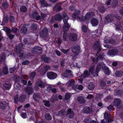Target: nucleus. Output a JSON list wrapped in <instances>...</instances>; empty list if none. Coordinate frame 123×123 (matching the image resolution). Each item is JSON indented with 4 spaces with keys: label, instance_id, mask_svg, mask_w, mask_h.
<instances>
[{
    "label": "nucleus",
    "instance_id": "nucleus-1",
    "mask_svg": "<svg viewBox=\"0 0 123 123\" xmlns=\"http://www.w3.org/2000/svg\"><path fill=\"white\" fill-rule=\"evenodd\" d=\"M62 16L64 18L63 22L64 24L62 26L63 29L64 31H67L68 30L70 27V25L67 22L69 18L68 16H67V14L64 12L63 13Z\"/></svg>",
    "mask_w": 123,
    "mask_h": 123
},
{
    "label": "nucleus",
    "instance_id": "nucleus-2",
    "mask_svg": "<svg viewBox=\"0 0 123 123\" xmlns=\"http://www.w3.org/2000/svg\"><path fill=\"white\" fill-rule=\"evenodd\" d=\"M123 101L119 98H115L113 102V105L116 106L117 108L119 109H123Z\"/></svg>",
    "mask_w": 123,
    "mask_h": 123
},
{
    "label": "nucleus",
    "instance_id": "nucleus-3",
    "mask_svg": "<svg viewBox=\"0 0 123 123\" xmlns=\"http://www.w3.org/2000/svg\"><path fill=\"white\" fill-rule=\"evenodd\" d=\"M45 84L42 81L38 80L35 83V86L34 87V89L36 90H38L39 89L38 86L41 88H44L45 87Z\"/></svg>",
    "mask_w": 123,
    "mask_h": 123
},
{
    "label": "nucleus",
    "instance_id": "nucleus-4",
    "mask_svg": "<svg viewBox=\"0 0 123 123\" xmlns=\"http://www.w3.org/2000/svg\"><path fill=\"white\" fill-rule=\"evenodd\" d=\"M62 20V18L61 15L60 14H57L52 17L50 20V22L52 23L53 22H55V20L60 21Z\"/></svg>",
    "mask_w": 123,
    "mask_h": 123
},
{
    "label": "nucleus",
    "instance_id": "nucleus-5",
    "mask_svg": "<svg viewBox=\"0 0 123 123\" xmlns=\"http://www.w3.org/2000/svg\"><path fill=\"white\" fill-rule=\"evenodd\" d=\"M62 76L64 77L70 78L73 77L70 70L66 69L62 74Z\"/></svg>",
    "mask_w": 123,
    "mask_h": 123
},
{
    "label": "nucleus",
    "instance_id": "nucleus-6",
    "mask_svg": "<svg viewBox=\"0 0 123 123\" xmlns=\"http://www.w3.org/2000/svg\"><path fill=\"white\" fill-rule=\"evenodd\" d=\"M47 74L48 77L50 79H54L57 76V74L56 73L52 72H48Z\"/></svg>",
    "mask_w": 123,
    "mask_h": 123
},
{
    "label": "nucleus",
    "instance_id": "nucleus-7",
    "mask_svg": "<svg viewBox=\"0 0 123 123\" xmlns=\"http://www.w3.org/2000/svg\"><path fill=\"white\" fill-rule=\"evenodd\" d=\"M80 49V46L78 45H76L72 48L71 50L74 53L77 55L79 53Z\"/></svg>",
    "mask_w": 123,
    "mask_h": 123
},
{
    "label": "nucleus",
    "instance_id": "nucleus-8",
    "mask_svg": "<svg viewBox=\"0 0 123 123\" xmlns=\"http://www.w3.org/2000/svg\"><path fill=\"white\" fill-rule=\"evenodd\" d=\"M66 115L70 118H72L74 116V112L71 109H68L66 112Z\"/></svg>",
    "mask_w": 123,
    "mask_h": 123
},
{
    "label": "nucleus",
    "instance_id": "nucleus-9",
    "mask_svg": "<svg viewBox=\"0 0 123 123\" xmlns=\"http://www.w3.org/2000/svg\"><path fill=\"white\" fill-rule=\"evenodd\" d=\"M80 13V10H77L75 11L72 16L73 18H77L78 19H80L82 17H81V15Z\"/></svg>",
    "mask_w": 123,
    "mask_h": 123
},
{
    "label": "nucleus",
    "instance_id": "nucleus-10",
    "mask_svg": "<svg viewBox=\"0 0 123 123\" xmlns=\"http://www.w3.org/2000/svg\"><path fill=\"white\" fill-rule=\"evenodd\" d=\"M105 65L103 62L99 63L97 65L96 68V72L97 73L101 69H103L105 68Z\"/></svg>",
    "mask_w": 123,
    "mask_h": 123
},
{
    "label": "nucleus",
    "instance_id": "nucleus-11",
    "mask_svg": "<svg viewBox=\"0 0 123 123\" xmlns=\"http://www.w3.org/2000/svg\"><path fill=\"white\" fill-rule=\"evenodd\" d=\"M77 38L78 37L77 35L75 34H71L68 37L69 39L72 41H74L76 40Z\"/></svg>",
    "mask_w": 123,
    "mask_h": 123
},
{
    "label": "nucleus",
    "instance_id": "nucleus-12",
    "mask_svg": "<svg viewBox=\"0 0 123 123\" xmlns=\"http://www.w3.org/2000/svg\"><path fill=\"white\" fill-rule=\"evenodd\" d=\"M118 52L117 50L116 49H112L108 52V55H110L114 56Z\"/></svg>",
    "mask_w": 123,
    "mask_h": 123
},
{
    "label": "nucleus",
    "instance_id": "nucleus-13",
    "mask_svg": "<svg viewBox=\"0 0 123 123\" xmlns=\"http://www.w3.org/2000/svg\"><path fill=\"white\" fill-rule=\"evenodd\" d=\"M83 86L82 85H75L72 87V89H73L76 91L79 92V90H81L83 89Z\"/></svg>",
    "mask_w": 123,
    "mask_h": 123
},
{
    "label": "nucleus",
    "instance_id": "nucleus-14",
    "mask_svg": "<svg viewBox=\"0 0 123 123\" xmlns=\"http://www.w3.org/2000/svg\"><path fill=\"white\" fill-rule=\"evenodd\" d=\"M92 111V109L87 106H85L84 107L82 110L83 112L87 114L90 113Z\"/></svg>",
    "mask_w": 123,
    "mask_h": 123
},
{
    "label": "nucleus",
    "instance_id": "nucleus-15",
    "mask_svg": "<svg viewBox=\"0 0 123 123\" xmlns=\"http://www.w3.org/2000/svg\"><path fill=\"white\" fill-rule=\"evenodd\" d=\"M23 46V45L22 43H19L18 46L16 47V52L17 53L21 52V49Z\"/></svg>",
    "mask_w": 123,
    "mask_h": 123
},
{
    "label": "nucleus",
    "instance_id": "nucleus-16",
    "mask_svg": "<svg viewBox=\"0 0 123 123\" xmlns=\"http://www.w3.org/2000/svg\"><path fill=\"white\" fill-rule=\"evenodd\" d=\"M41 59L46 63H49L51 61V59L49 58L45 57L44 55H43L41 57Z\"/></svg>",
    "mask_w": 123,
    "mask_h": 123
},
{
    "label": "nucleus",
    "instance_id": "nucleus-17",
    "mask_svg": "<svg viewBox=\"0 0 123 123\" xmlns=\"http://www.w3.org/2000/svg\"><path fill=\"white\" fill-rule=\"evenodd\" d=\"M7 104L6 102H0V109L2 110L6 109Z\"/></svg>",
    "mask_w": 123,
    "mask_h": 123
},
{
    "label": "nucleus",
    "instance_id": "nucleus-18",
    "mask_svg": "<svg viewBox=\"0 0 123 123\" xmlns=\"http://www.w3.org/2000/svg\"><path fill=\"white\" fill-rule=\"evenodd\" d=\"M77 99L78 103L80 104L83 103L85 102V99L82 96H79L78 98Z\"/></svg>",
    "mask_w": 123,
    "mask_h": 123
},
{
    "label": "nucleus",
    "instance_id": "nucleus-19",
    "mask_svg": "<svg viewBox=\"0 0 123 123\" xmlns=\"http://www.w3.org/2000/svg\"><path fill=\"white\" fill-rule=\"evenodd\" d=\"M48 30L47 29L45 28H44L40 32V35L43 36L46 35L48 33Z\"/></svg>",
    "mask_w": 123,
    "mask_h": 123
},
{
    "label": "nucleus",
    "instance_id": "nucleus-20",
    "mask_svg": "<svg viewBox=\"0 0 123 123\" xmlns=\"http://www.w3.org/2000/svg\"><path fill=\"white\" fill-rule=\"evenodd\" d=\"M3 89L5 90H8L10 88V85L8 82L3 83L2 87Z\"/></svg>",
    "mask_w": 123,
    "mask_h": 123
},
{
    "label": "nucleus",
    "instance_id": "nucleus-21",
    "mask_svg": "<svg viewBox=\"0 0 123 123\" xmlns=\"http://www.w3.org/2000/svg\"><path fill=\"white\" fill-rule=\"evenodd\" d=\"M91 23L93 26H96L98 24V20L96 18H93L91 20Z\"/></svg>",
    "mask_w": 123,
    "mask_h": 123
},
{
    "label": "nucleus",
    "instance_id": "nucleus-22",
    "mask_svg": "<svg viewBox=\"0 0 123 123\" xmlns=\"http://www.w3.org/2000/svg\"><path fill=\"white\" fill-rule=\"evenodd\" d=\"M95 87V85L93 82H90L88 83V88L90 90L93 89Z\"/></svg>",
    "mask_w": 123,
    "mask_h": 123
},
{
    "label": "nucleus",
    "instance_id": "nucleus-23",
    "mask_svg": "<svg viewBox=\"0 0 123 123\" xmlns=\"http://www.w3.org/2000/svg\"><path fill=\"white\" fill-rule=\"evenodd\" d=\"M75 83V81L74 80L71 79L66 84V85H67L68 87H70L73 86Z\"/></svg>",
    "mask_w": 123,
    "mask_h": 123
},
{
    "label": "nucleus",
    "instance_id": "nucleus-24",
    "mask_svg": "<svg viewBox=\"0 0 123 123\" xmlns=\"http://www.w3.org/2000/svg\"><path fill=\"white\" fill-rule=\"evenodd\" d=\"M2 6L4 9L7 8L9 6L8 3L6 0H4L2 5Z\"/></svg>",
    "mask_w": 123,
    "mask_h": 123
},
{
    "label": "nucleus",
    "instance_id": "nucleus-25",
    "mask_svg": "<svg viewBox=\"0 0 123 123\" xmlns=\"http://www.w3.org/2000/svg\"><path fill=\"white\" fill-rule=\"evenodd\" d=\"M26 92L29 95L32 94L33 92V90L30 87H28L26 89Z\"/></svg>",
    "mask_w": 123,
    "mask_h": 123
},
{
    "label": "nucleus",
    "instance_id": "nucleus-26",
    "mask_svg": "<svg viewBox=\"0 0 123 123\" xmlns=\"http://www.w3.org/2000/svg\"><path fill=\"white\" fill-rule=\"evenodd\" d=\"M40 98V95L39 93H34L33 95V98L36 101H37Z\"/></svg>",
    "mask_w": 123,
    "mask_h": 123
},
{
    "label": "nucleus",
    "instance_id": "nucleus-27",
    "mask_svg": "<svg viewBox=\"0 0 123 123\" xmlns=\"http://www.w3.org/2000/svg\"><path fill=\"white\" fill-rule=\"evenodd\" d=\"M94 45L95 47H97V48L99 49V50L98 53H99L101 50L100 48V46L99 42L97 41L96 42L94 43Z\"/></svg>",
    "mask_w": 123,
    "mask_h": 123
},
{
    "label": "nucleus",
    "instance_id": "nucleus-28",
    "mask_svg": "<svg viewBox=\"0 0 123 123\" xmlns=\"http://www.w3.org/2000/svg\"><path fill=\"white\" fill-rule=\"evenodd\" d=\"M27 31V28L25 26H23L21 28L20 32L21 33L25 34Z\"/></svg>",
    "mask_w": 123,
    "mask_h": 123
},
{
    "label": "nucleus",
    "instance_id": "nucleus-29",
    "mask_svg": "<svg viewBox=\"0 0 123 123\" xmlns=\"http://www.w3.org/2000/svg\"><path fill=\"white\" fill-rule=\"evenodd\" d=\"M26 96L25 95L23 94L21 96L19 99V101L20 102H24L26 98Z\"/></svg>",
    "mask_w": 123,
    "mask_h": 123
},
{
    "label": "nucleus",
    "instance_id": "nucleus-30",
    "mask_svg": "<svg viewBox=\"0 0 123 123\" xmlns=\"http://www.w3.org/2000/svg\"><path fill=\"white\" fill-rule=\"evenodd\" d=\"M40 3L42 6H47L48 4L46 2L45 0H40Z\"/></svg>",
    "mask_w": 123,
    "mask_h": 123
},
{
    "label": "nucleus",
    "instance_id": "nucleus-31",
    "mask_svg": "<svg viewBox=\"0 0 123 123\" xmlns=\"http://www.w3.org/2000/svg\"><path fill=\"white\" fill-rule=\"evenodd\" d=\"M107 18V21L108 22H110L114 19V17L113 16V15H108Z\"/></svg>",
    "mask_w": 123,
    "mask_h": 123
},
{
    "label": "nucleus",
    "instance_id": "nucleus-32",
    "mask_svg": "<svg viewBox=\"0 0 123 123\" xmlns=\"http://www.w3.org/2000/svg\"><path fill=\"white\" fill-rule=\"evenodd\" d=\"M46 119L48 120H50L51 119L52 117L49 114H46L45 116Z\"/></svg>",
    "mask_w": 123,
    "mask_h": 123
},
{
    "label": "nucleus",
    "instance_id": "nucleus-33",
    "mask_svg": "<svg viewBox=\"0 0 123 123\" xmlns=\"http://www.w3.org/2000/svg\"><path fill=\"white\" fill-rule=\"evenodd\" d=\"M3 73L5 75L7 74L8 73V68L7 67H5L3 69L2 71Z\"/></svg>",
    "mask_w": 123,
    "mask_h": 123
},
{
    "label": "nucleus",
    "instance_id": "nucleus-34",
    "mask_svg": "<svg viewBox=\"0 0 123 123\" xmlns=\"http://www.w3.org/2000/svg\"><path fill=\"white\" fill-rule=\"evenodd\" d=\"M115 74L117 77H119L123 75V73L121 71H117L116 72Z\"/></svg>",
    "mask_w": 123,
    "mask_h": 123
},
{
    "label": "nucleus",
    "instance_id": "nucleus-35",
    "mask_svg": "<svg viewBox=\"0 0 123 123\" xmlns=\"http://www.w3.org/2000/svg\"><path fill=\"white\" fill-rule=\"evenodd\" d=\"M91 12H89L87 13L85 16L86 19L87 20H89L91 18Z\"/></svg>",
    "mask_w": 123,
    "mask_h": 123
},
{
    "label": "nucleus",
    "instance_id": "nucleus-36",
    "mask_svg": "<svg viewBox=\"0 0 123 123\" xmlns=\"http://www.w3.org/2000/svg\"><path fill=\"white\" fill-rule=\"evenodd\" d=\"M64 31L63 36V39L64 41H66L68 39V36L67 33L66 32V31Z\"/></svg>",
    "mask_w": 123,
    "mask_h": 123
},
{
    "label": "nucleus",
    "instance_id": "nucleus-37",
    "mask_svg": "<svg viewBox=\"0 0 123 123\" xmlns=\"http://www.w3.org/2000/svg\"><path fill=\"white\" fill-rule=\"evenodd\" d=\"M104 114V118L106 119H108L110 117V113L107 112H105V113Z\"/></svg>",
    "mask_w": 123,
    "mask_h": 123
},
{
    "label": "nucleus",
    "instance_id": "nucleus-38",
    "mask_svg": "<svg viewBox=\"0 0 123 123\" xmlns=\"http://www.w3.org/2000/svg\"><path fill=\"white\" fill-rule=\"evenodd\" d=\"M88 29V27L86 25H83L81 27L82 31L84 32H86Z\"/></svg>",
    "mask_w": 123,
    "mask_h": 123
},
{
    "label": "nucleus",
    "instance_id": "nucleus-39",
    "mask_svg": "<svg viewBox=\"0 0 123 123\" xmlns=\"http://www.w3.org/2000/svg\"><path fill=\"white\" fill-rule=\"evenodd\" d=\"M36 73L34 72H32L30 74V78L32 80L33 79L36 75Z\"/></svg>",
    "mask_w": 123,
    "mask_h": 123
},
{
    "label": "nucleus",
    "instance_id": "nucleus-40",
    "mask_svg": "<svg viewBox=\"0 0 123 123\" xmlns=\"http://www.w3.org/2000/svg\"><path fill=\"white\" fill-rule=\"evenodd\" d=\"M20 11L22 12H25L26 11L27 8L25 6H23L21 7Z\"/></svg>",
    "mask_w": 123,
    "mask_h": 123
},
{
    "label": "nucleus",
    "instance_id": "nucleus-41",
    "mask_svg": "<svg viewBox=\"0 0 123 123\" xmlns=\"http://www.w3.org/2000/svg\"><path fill=\"white\" fill-rule=\"evenodd\" d=\"M100 86L102 89H104L106 87V84L104 81H102L101 82Z\"/></svg>",
    "mask_w": 123,
    "mask_h": 123
},
{
    "label": "nucleus",
    "instance_id": "nucleus-42",
    "mask_svg": "<svg viewBox=\"0 0 123 123\" xmlns=\"http://www.w3.org/2000/svg\"><path fill=\"white\" fill-rule=\"evenodd\" d=\"M3 30L6 32L7 34L8 33L11 32L10 29L6 27H3Z\"/></svg>",
    "mask_w": 123,
    "mask_h": 123
},
{
    "label": "nucleus",
    "instance_id": "nucleus-43",
    "mask_svg": "<svg viewBox=\"0 0 123 123\" xmlns=\"http://www.w3.org/2000/svg\"><path fill=\"white\" fill-rule=\"evenodd\" d=\"M43 102L44 103V104L46 106H47L48 107H50V104L49 101L43 100Z\"/></svg>",
    "mask_w": 123,
    "mask_h": 123
},
{
    "label": "nucleus",
    "instance_id": "nucleus-44",
    "mask_svg": "<svg viewBox=\"0 0 123 123\" xmlns=\"http://www.w3.org/2000/svg\"><path fill=\"white\" fill-rule=\"evenodd\" d=\"M94 68V66H91L89 69V72L91 74H92L93 72Z\"/></svg>",
    "mask_w": 123,
    "mask_h": 123
},
{
    "label": "nucleus",
    "instance_id": "nucleus-45",
    "mask_svg": "<svg viewBox=\"0 0 123 123\" xmlns=\"http://www.w3.org/2000/svg\"><path fill=\"white\" fill-rule=\"evenodd\" d=\"M11 32H12L14 34L17 33V28L16 27L13 28L11 30Z\"/></svg>",
    "mask_w": 123,
    "mask_h": 123
},
{
    "label": "nucleus",
    "instance_id": "nucleus-46",
    "mask_svg": "<svg viewBox=\"0 0 123 123\" xmlns=\"http://www.w3.org/2000/svg\"><path fill=\"white\" fill-rule=\"evenodd\" d=\"M34 51L37 52L38 50L39 51H41L42 50V48L38 46L35 47L34 48Z\"/></svg>",
    "mask_w": 123,
    "mask_h": 123
},
{
    "label": "nucleus",
    "instance_id": "nucleus-47",
    "mask_svg": "<svg viewBox=\"0 0 123 123\" xmlns=\"http://www.w3.org/2000/svg\"><path fill=\"white\" fill-rule=\"evenodd\" d=\"M71 95L69 93H67L65 95V99L66 100H67L68 99L70 98L71 97Z\"/></svg>",
    "mask_w": 123,
    "mask_h": 123
},
{
    "label": "nucleus",
    "instance_id": "nucleus-48",
    "mask_svg": "<svg viewBox=\"0 0 123 123\" xmlns=\"http://www.w3.org/2000/svg\"><path fill=\"white\" fill-rule=\"evenodd\" d=\"M9 19L11 23L13 22L15 20L14 17L12 16H10L9 17Z\"/></svg>",
    "mask_w": 123,
    "mask_h": 123
},
{
    "label": "nucleus",
    "instance_id": "nucleus-49",
    "mask_svg": "<svg viewBox=\"0 0 123 123\" xmlns=\"http://www.w3.org/2000/svg\"><path fill=\"white\" fill-rule=\"evenodd\" d=\"M104 72L107 75H109V74L110 71L109 70V69L108 68H105Z\"/></svg>",
    "mask_w": 123,
    "mask_h": 123
},
{
    "label": "nucleus",
    "instance_id": "nucleus-50",
    "mask_svg": "<svg viewBox=\"0 0 123 123\" xmlns=\"http://www.w3.org/2000/svg\"><path fill=\"white\" fill-rule=\"evenodd\" d=\"M61 9L60 5L58 4L55 7V10H56V11H58L60 10Z\"/></svg>",
    "mask_w": 123,
    "mask_h": 123
},
{
    "label": "nucleus",
    "instance_id": "nucleus-51",
    "mask_svg": "<svg viewBox=\"0 0 123 123\" xmlns=\"http://www.w3.org/2000/svg\"><path fill=\"white\" fill-rule=\"evenodd\" d=\"M11 32L8 33L7 34V36L10 39L14 37V35H12L11 34Z\"/></svg>",
    "mask_w": 123,
    "mask_h": 123
},
{
    "label": "nucleus",
    "instance_id": "nucleus-52",
    "mask_svg": "<svg viewBox=\"0 0 123 123\" xmlns=\"http://www.w3.org/2000/svg\"><path fill=\"white\" fill-rule=\"evenodd\" d=\"M65 111L64 110H61L59 112L58 114L60 115H63L64 114Z\"/></svg>",
    "mask_w": 123,
    "mask_h": 123
},
{
    "label": "nucleus",
    "instance_id": "nucleus-53",
    "mask_svg": "<svg viewBox=\"0 0 123 123\" xmlns=\"http://www.w3.org/2000/svg\"><path fill=\"white\" fill-rule=\"evenodd\" d=\"M61 51L64 53L65 54H66L68 52L69 50V49L65 50L64 49H61Z\"/></svg>",
    "mask_w": 123,
    "mask_h": 123
},
{
    "label": "nucleus",
    "instance_id": "nucleus-54",
    "mask_svg": "<svg viewBox=\"0 0 123 123\" xmlns=\"http://www.w3.org/2000/svg\"><path fill=\"white\" fill-rule=\"evenodd\" d=\"M15 69V67L10 68L9 69V72L11 73H13L14 72V70Z\"/></svg>",
    "mask_w": 123,
    "mask_h": 123
},
{
    "label": "nucleus",
    "instance_id": "nucleus-55",
    "mask_svg": "<svg viewBox=\"0 0 123 123\" xmlns=\"http://www.w3.org/2000/svg\"><path fill=\"white\" fill-rule=\"evenodd\" d=\"M84 75L86 76H88L90 75L88 71L87 70L85 71L84 73Z\"/></svg>",
    "mask_w": 123,
    "mask_h": 123
},
{
    "label": "nucleus",
    "instance_id": "nucleus-56",
    "mask_svg": "<svg viewBox=\"0 0 123 123\" xmlns=\"http://www.w3.org/2000/svg\"><path fill=\"white\" fill-rule=\"evenodd\" d=\"M66 60L65 59H63L61 62V65L62 66H64Z\"/></svg>",
    "mask_w": 123,
    "mask_h": 123
},
{
    "label": "nucleus",
    "instance_id": "nucleus-57",
    "mask_svg": "<svg viewBox=\"0 0 123 123\" xmlns=\"http://www.w3.org/2000/svg\"><path fill=\"white\" fill-rule=\"evenodd\" d=\"M18 96H16L14 98V103H17L18 100Z\"/></svg>",
    "mask_w": 123,
    "mask_h": 123
},
{
    "label": "nucleus",
    "instance_id": "nucleus-58",
    "mask_svg": "<svg viewBox=\"0 0 123 123\" xmlns=\"http://www.w3.org/2000/svg\"><path fill=\"white\" fill-rule=\"evenodd\" d=\"M29 62L28 61H26L23 62L22 64L24 65H26L28 64Z\"/></svg>",
    "mask_w": 123,
    "mask_h": 123
},
{
    "label": "nucleus",
    "instance_id": "nucleus-59",
    "mask_svg": "<svg viewBox=\"0 0 123 123\" xmlns=\"http://www.w3.org/2000/svg\"><path fill=\"white\" fill-rule=\"evenodd\" d=\"M93 98V95L91 94H89L87 97V98L89 99H91Z\"/></svg>",
    "mask_w": 123,
    "mask_h": 123
},
{
    "label": "nucleus",
    "instance_id": "nucleus-60",
    "mask_svg": "<svg viewBox=\"0 0 123 123\" xmlns=\"http://www.w3.org/2000/svg\"><path fill=\"white\" fill-rule=\"evenodd\" d=\"M113 105H111L107 107V109L110 111H111L113 109Z\"/></svg>",
    "mask_w": 123,
    "mask_h": 123
},
{
    "label": "nucleus",
    "instance_id": "nucleus-61",
    "mask_svg": "<svg viewBox=\"0 0 123 123\" xmlns=\"http://www.w3.org/2000/svg\"><path fill=\"white\" fill-rule=\"evenodd\" d=\"M26 113L24 112L22 114L21 116L23 118H24L26 117Z\"/></svg>",
    "mask_w": 123,
    "mask_h": 123
},
{
    "label": "nucleus",
    "instance_id": "nucleus-62",
    "mask_svg": "<svg viewBox=\"0 0 123 123\" xmlns=\"http://www.w3.org/2000/svg\"><path fill=\"white\" fill-rule=\"evenodd\" d=\"M41 15L42 16V18H43L44 19L46 17V15L45 14H44L42 13H41Z\"/></svg>",
    "mask_w": 123,
    "mask_h": 123
},
{
    "label": "nucleus",
    "instance_id": "nucleus-63",
    "mask_svg": "<svg viewBox=\"0 0 123 123\" xmlns=\"http://www.w3.org/2000/svg\"><path fill=\"white\" fill-rule=\"evenodd\" d=\"M14 86H16L18 89L19 88L21 87L20 85L18 83H15L14 84Z\"/></svg>",
    "mask_w": 123,
    "mask_h": 123
},
{
    "label": "nucleus",
    "instance_id": "nucleus-64",
    "mask_svg": "<svg viewBox=\"0 0 123 123\" xmlns=\"http://www.w3.org/2000/svg\"><path fill=\"white\" fill-rule=\"evenodd\" d=\"M120 12L121 15L122 16H123V7H122L121 8L120 10Z\"/></svg>",
    "mask_w": 123,
    "mask_h": 123
}]
</instances>
